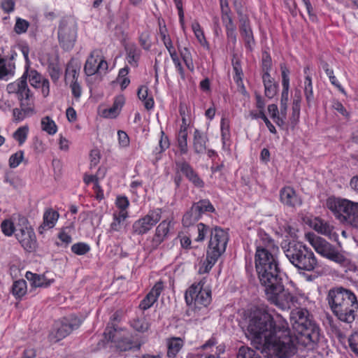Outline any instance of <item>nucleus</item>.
Masks as SVG:
<instances>
[{"label": "nucleus", "mask_w": 358, "mask_h": 358, "mask_svg": "<svg viewBox=\"0 0 358 358\" xmlns=\"http://www.w3.org/2000/svg\"><path fill=\"white\" fill-rule=\"evenodd\" d=\"M284 253L298 270L312 271L317 265L312 250L301 242H289L287 247L285 248Z\"/></svg>", "instance_id": "5"}, {"label": "nucleus", "mask_w": 358, "mask_h": 358, "mask_svg": "<svg viewBox=\"0 0 358 358\" xmlns=\"http://www.w3.org/2000/svg\"><path fill=\"white\" fill-rule=\"evenodd\" d=\"M27 71V79L29 78V83L34 88H39L41 83L44 80V78L35 69H30Z\"/></svg>", "instance_id": "52"}, {"label": "nucleus", "mask_w": 358, "mask_h": 358, "mask_svg": "<svg viewBox=\"0 0 358 358\" xmlns=\"http://www.w3.org/2000/svg\"><path fill=\"white\" fill-rule=\"evenodd\" d=\"M229 238L227 230L220 227H213L206 251L221 257L226 251Z\"/></svg>", "instance_id": "13"}, {"label": "nucleus", "mask_w": 358, "mask_h": 358, "mask_svg": "<svg viewBox=\"0 0 358 358\" xmlns=\"http://www.w3.org/2000/svg\"><path fill=\"white\" fill-rule=\"evenodd\" d=\"M231 64L233 66L234 71V80L238 87L242 86L243 87V72L241 66V60L236 57V55H233V58L231 59Z\"/></svg>", "instance_id": "38"}, {"label": "nucleus", "mask_w": 358, "mask_h": 358, "mask_svg": "<svg viewBox=\"0 0 358 358\" xmlns=\"http://www.w3.org/2000/svg\"><path fill=\"white\" fill-rule=\"evenodd\" d=\"M124 49L128 64L132 67H137L142 55L141 50L134 43H128Z\"/></svg>", "instance_id": "31"}, {"label": "nucleus", "mask_w": 358, "mask_h": 358, "mask_svg": "<svg viewBox=\"0 0 358 358\" xmlns=\"http://www.w3.org/2000/svg\"><path fill=\"white\" fill-rule=\"evenodd\" d=\"M262 286L265 287V294L268 301L282 310L291 308V306L296 301V298L288 289H285L282 277Z\"/></svg>", "instance_id": "7"}, {"label": "nucleus", "mask_w": 358, "mask_h": 358, "mask_svg": "<svg viewBox=\"0 0 358 358\" xmlns=\"http://www.w3.org/2000/svg\"><path fill=\"white\" fill-rule=\"evenodd\" d=\"M2 233L6 236H11L15 230L14 223L10 220H5L1 224Z\"/></svg>", "instance_id": "60"}, {"label": "nucleus", "mask_w": 358, "mask_h": 358, "mask_svg": "<svg viewBox=\"0 0 358 358\" xmlns=\"http://www.w3.org/2000/svg\"><path fill=\"white\" fill-rule=\"evenodd\" d=\"M131 327L136 331L140 333L146 332L150 324L148 320V319L145 316H141L140 317H136L133 319L130 322Z\"/></svg>", "instance_id": "44"}, {"label": "nucleus", "mask_w": 358, "mask_h": 358, "mask_svg": "<svg viewBox=\"0 0 358 358\" xmlns=\"http://www.w3.org/2000/svg\"><path fill=\"white\" fill-rule=\"evenodd\" d=\"M137 95L138 99L143 102L147 110L153 108L155 106L154 99L152 95L148 96V87L146 85H141L138 88Z\"/></svg>", "instance_id": "39"}, {"label": "nucleus", "mask_w": 358, "mask_h": 358, "mask_svg": "<svg viewBox=\"0 0 358 358\" xmlns=\"http://www.w3.org/2000/svg\"><path fill=\"white\" fill-rule=\"evenodd\" d=\"M192 29L195 37L202 45L207 43L203 30L198 21H194L192 24Z\"/></svg>", "instance_id": "57"}, {"label": "nucleus", "mask_w": 358, "mask_h": 358, "mask_svg": "<svg viewBox=\"0 0 358 358\" xmlns=\"http://www.w3.org/2000/svg\"><path fill=\"white\" fill-rule=\"evenodd\" d=\"M236 358H262V357L255 350L243 345L238 349Z\"/></svg>", "instance_id": "53"}, {"label": "nucleus", "mask_w": 358, "mask_h": 358, "mask_svg": "<svg viewBox=\"0 0 358 358\" xmlns=\"http://www.w3.org/2000/svg\"><path fill=\"white\" fill-rule=\"evenodd\" d=\"M108 68V64L102 51L99 49H94L91 51L85 62L84 72L87 76H91L98 73H106Z\"/></svg>", "instance_id": "16"}, {"label": "nucleus", "mask_w": 358, "mask_h": 358, "mask_svg": "<svg viewBox=\"0 0 358 358\" xmlns=\"http://www.w3.org/2000/svg\"><path fill=\"white\" fill-rule=\"evenodd\" d=\"M48 73L54 83H57L60 78L62 71L58 65L52 64L48 66Z\"/></svg>", "instance_id": "62"}, {"label": "nucleus", "mask_w": 358, "mask_h": 358, "mask_svg": "<svg viewBox=\"0 0 358 358\" xmlns=\"http://www.w3.org/2000/svg\"><path fill=\"white\" fill-rule=\"evenodd\" d=\"M220 256H217L213 253L206 251V257L203 262L201 263L199 268V273L204 274L208 273L213 266L216 264Z\"/></svg>", "instance_id": "40"}, {"label": "nucleus", "mask_w": 358, "mask_h": 358, "mask_svg": "<svg viewBox=\"0 0 358 358\" xmlns=\"http://www.w3.org/2000/svg\"><path fill=\"white\" fill-rule=\"evenodd\" d=\"M310 227L317 232L325 235L330 236L332 231V227L324 220L320 217H315L310 222Z\"/></svg>", "instance_id": "37"}, {"label": "nucleus", "mask_w": 358, "mask_h": 358, "mask_svg": "<svg viewBox=\"0 0 358 358\" xmlns=\"http://www.w3.org/2000/svg\"><path fill=\"white\" fill-rule=\"evenodd\" d=\"M303 92L307 104L310 106L314 100V93L312 77L310 75H307L304 78Z\"/></svg>", "instance_id": "45"}, {"label": "nucleus", "mask_w": 358, "mask_h": 358, "mask_svg": "<svg viewBox=\"0 0 358 358\" xmlns=\"http://www.w3.org/2000/svg\"><path fill=\"white\" fill-rule=\"evenodd\" d=\"M280 71L282 77V92L280 98V115L286 116L287 103L289 101V73L290 71L285 64H280Z\"/></svg>", "instance_id": "21"}, {"label": "nucleus", "mask_w": 358, "mask_h": 358, "mask_svg": "<svg viewBox=\"0 0 358 358\" xmlns=\"http://www.w3.org/2000/svg\"><path fill=\"white\" fill-rule=\"evenodd\" d=\"M178 49L180 53V55L185 63L187 68L191 71L193 72L194 70V66L192 58V55L189 50L187 48H184L183 49H180V46H178Z\"/></svg>", "instance_id": "50"}, {"label": "nucleus", "mask_w": 358, "mask_h": 358, "mask_svg": "<svg viewBox=\"0 0 358 358\" xmlns=\"http://www.w3.org/2000/svg\"><path fill=\"white\" fill-rule=\"evenodd\" d=\"M81 323L80 319L75 315L63 317L55 323L48 336L49 341L55 343L64 339L73 330L78 329Z\"/></svg>", "instance_id": "9"}, {"label": "nucleus", "mask_w": 358, "mask_h": 358, "mask_svg": "<svg viewBox=\"0 0 358 358\" xmlns=\"http://www.w3.org/2000/svg\"><path fill=\"white\" fill-rule=\"evenodd\" d=\"M59 218V213L52 208L45 209L43 215V222L38 227L39 234H43L45 231L53 229L57 223Z\"/></svg>", "instance_id": "26"}, {"label": "nucleus", "mask_w": 358, "mask_h": 358, "mask_svg": "<svg viewBox=\"0 0 358 358\" xmlns=\"http://www.w3.org/2000/svg\"><path fill=\"white\" fill-rule=\"evenodd\" d=\"M201 217L198 215L197 213L193 210L192 207L185 213L182 219V225L185 227L193 226Z\"/></svg>", "instance_id": "49"}, {"label": "nucleus", "mask_w": 358, "mask_h": 358, "mask_svg": "<svg viewBox=\"0 0 358 358\" xmlns=\"http://www.w3.org/2000/svg\"><path fill=\"white\" fill-rule=\"evenodd\" d=\"M272 68V59L270 54L264 51L262 53V76H268L271 75L270 72Z\"/></svg>", "instance_id": "54"}, {"label": "nucleus", "mask_w": 358, "mask_h": 358, "mask_svg": "<svg viewBox=\"0 0 358 358\" xmlns=\"http://www.w3.org/2000/svg\"><path fill=\"white\" fill-rule=\"evenodd\" d=\"M68 227H62L60 229L57 234V238L59 240V242L55 243L57 246L66 248L72 242L71 235L66 231Z\"/></svg>", "instance_id": "51"}, {"label": "nucleus", "mask_w": 358, "mask_h": 358, "mask_svg": "<svg viewBox=\"0 0 358 358\" xmlns=\"http://www.w3.org/2000/svg\"><path fill=\"white\" fill-rule=\"evenodd\" d=\"M208 141L206 133L195 129L193 134V149L194 152L196 154L205 152Z\"/></svg>", "instance_id": "29"}, {"label": "nucleus", "mask_w": 358, "mask_h": 358, "mask_svg": "<svg viewBox=\"0 0 358 358\" xmlns=\"http://www.w3.org/2000/svg\"><path fill=\"white\" fill-rule=\"evenodd\" d=\"M192 207L200 217L205 213L215 211V208L208 199L200 200L194 203Z\"/></svg>", "instance_id": "43"}, {"label": "nucleus", "mask_w": 358, "mask_h": 358, "mask_svg": "<svg viewBox=\"0 0 358 358\" xmlns=\"http://www.w3.org/2000/svg\"><path fill=\"white\" fill-rule=\"evenodd\" d=\"M29 27V23L28 21L20 17H17L14 26V31L17 34H22L27 32Z\"/></svg>", "instance_id": "61"}, {"label": "nucleus", "mask_w": 358, "mask_h": 358, "mask_svg": "<svg viewBox=\"0 0 358 358\" xmlns=\"http://www.w3.org/2000/svg\"><path fill=\"white\" fill-rule=\"evenodd\" d=\"M297 327L299 331L295 333L297 343L308 350H317L324 339L319 325L313 321L309 322L306 326Z\"/></svg>", "instance_id": "8"}, {"label": "nucleus", "mask_w": 358, "mask_h": 358, "mask_svg": "<svg viewBox=\"0 0 358 358\" xmlns=\"http://www.w3.org/2000/svg\"><path fill=\"white\" fill-rule=\"evenodd\" d=\"M165 342L167 358H177L185 345L183 339L180 337L171 336L167 338Z\"/></svg>", "instance_id": "27"}, {"label": "nucleus", "mask_w": 358, "mask_h": 358, "mask_svg": "<svg viewBox=\"0 0 358 358\" xmlns=\"http://www.w3.org/2000/svg\"><path fill=\"white\" fill-rule=\"evenodd\" d=\"M173 217H168L162 220L156 227L155 234L150 241V249L155 250L166 241L170 234L171 229L173 228Z\"/></svg>", "instance_id": "17"}, {"label": "nucleus", "mask_w": 358, "mask_h": 358, "mask_svg": "<svg viewBox=\"0 0 358 358\" xmlns=\"http://www.w3.org/2000/svg\"><path fill=\"white\" fill-rule=\"evenodd\" d=\"M24 153L22 150H19L11 155L8 160L9 166L11 169L17 168L22 162L24 159Z\"/></svg>", "instance_id": "58"}, {"label": "nucleus", "mask_w": 358, "mask_h": 358, "mask_svg": "<svg viewBox=\"0 0 358 358\" xmlns=\"http://www.w3.org/2000/svg\"><path fill=\"white\" fill-rule=\"evenodd\" d=\"M162 208L150 210L144 217L136 220L132 225L133 234L143 235L147 234L162 218Z\"/></svg>", "instance_id": "15"}, {"label": "nucleus", "mask_w": 358, "mask_h": 358, "mask_svg": "<svg viewBox=\"0 0 358 358\" xmlns=\"http://www.w3.org/2000/svg\"><path fill=\"white\" fill-rule=\"evenodd\" d=\"M126 99L123 94L115 96L113 103L109 108L103 110V115L106 118H116L125 104Z\"/></svg>", "instance_id": "30"}, {"label": "nucleus", "mask_w": 358, "mask_h": 358, "mask_svg": "<svg viewBox=\"0 0 358 358\" xmlns=\"http://www.w3.org/2000/svg\"><path fill=\"white\" fill-rule=\"evenodd\" d=\"M77 39V27L73 22L62 21L58 28V41L65 51L72 50Z\"/></svg>", "instance_id": "14"}, {"label": "nucleus", "mask_w": 358, "mask_h": 358, "mask_svg": "<svg viewBox=\"0 0 358 358\" xmlns=\"http://www.w3.org/2000/svg\"><path fill=\"white\" fill-rule=\"evenodd\" d=\"M80 65L75 59H71L66 64L64 80L66 84L78 82L80 75Z\"/></svg>", "instance_id": "32"}, {"label": "nucleus", "mask_w": 358, "mask_h": 358, "mask_svg": "<svg viewBox=\"0 0 358 358\" xmlns=\"http://www.w3.org/2000/svg\"><path fill=\"white\" fill-rule=\"evenodd\" d=\"M221 140L223 149H229L231 145L230 125L228 120L222 118L220 121Z\"/></svg>", "instance_id": "36"}, {"label": "nucleus", "mask_w": 358, "mask_h": 358, "mask_svg": "<svg viewBox=\"0 0 358 358\" xmlns=\"http://www.w3.org/2000/svg\"><path fill=\"white\" fill-rule=\"evenodd\" d=\"M175 164L177 171L181 172L182 176H185L195 187H204V181L201 178L198 173L189 162L185 160L176 161Z\"/></svg>", "instance_id": "19"}, {"label": "nucleus", "mask_w": 358, "mask_h": 358, "mask_svg": "<svg viewBox=\"0 0 358 358\" xmlns=\"http://www.w3.org/2000/svg\"><path fill=\"white\" fill-rule=\"evenodd\" d=\"M328 303L334 315L341 322L352 324L358 310L356 294L342 287L331 289L327 295Z\"/></svg>", "instance_id": "3"}, {"label": "nucleus", "mask_w": 358, "mask_h": 358, "mask_svg": "<svg viewBox=\"0 0 358 358\" xmlns=\"http://www.w3.org/2000/svg\"><path fill=\"white\" fill-rule=\"evenodd\" d=\"M205 278L193 283L185 293L187 305L193 310L206 308L212 301V292L209 286L206 285Z\"/></svg>", "instance_id": "6"}, {"label": "nucleus", "mask_w": 358, "mask_h": 358, "mask_svg": "<svg viewBox=\"0 0 358 358\" xmlns=\"http://www.w3.org/2000/svg\"><path fill=\"white\" fill-rule=\"evenodd\" d=\"M164 287V283L162 280L157 281L150 291L141 300L139 304V308L143 310H146L151 308L154 303L157 301Z\"/></svg>", "instance_id": "24"}, {"label": "nucleus", "mask_w": 358, "mask_h": 358, "mask_svg": "<svg viewBox=\"0 0 358 358\" xmlns=\"http://www.w3.org/2000/svg\"><path fill=\"white\" fill-rule=\"evenodd\" d=\"M289 319L295 333L299 331L297 326H306L309 322L314 321L313 315L306 308H296L292 310Z\"/></svg>", "instance_id": "22"}, {"label": "nucleus", "mask_w": 358, "mask_h": 358, "mask_svg": "<svg viewBox=\"0 0 358 358\" xmlns=\"http://www.w3.org/2000/svg\"><path fill=\"white\" fill-rule=\"evenodd\" d=\"M301 92H298V93H295L294 97L292 101V114L289 117V122L291 127L294 129L295 127L298 124L300 118V112H301Z\"/></svg>", "instance_id": "34"}, {"label": "nucleus", "mask_w": 358, "mask_h": 358, "mask_svg": "<svg viewBox=\"0 0 358 358\" xmlns=\"http://www.w3.org/2000/svg\"><path fill=\"white\" fill-rule=\"evenodd\" d=\"M349 346L351 350L358 355V332H355L348 338Z\"/></svg>", "instance_id": "64"}, {"label": "nucleus", "mask_w": 358, "mask_h": 358, "mask_svg": "<svg viewBox=\"0 0 358 358\" xmlns=\"http://www.w3.org/2000/svg\"><path fill=\"white\" fill-rule=\"evenodd\" d=\"M29 133L28 126H22L19 127L14 133L13 138L19 143V145H22L27 140Z\"/></svg>", "instance_id": "56"}, {"label": "nucleus", "mask_w": 358, "mask_h": 358, "mask_svg": "<svg viewBox=\"0 0 358 358\" xmlns=\"http://www.w3.org/2000/svg\"><path fill=\"white\" fill-rule=\"evenodd\" d=\"M129 71L130 69L128 66H125L119 70L116 81L120 84L122 90H124L131 83L128 76Z\"/></svg>", "instance_id": "46"}, {"label": "nucleus", "mask_w": 358, "mask_h": 358, "mask_svg": "<svg viewBox=\"0 0 358 358\" xmlns=\"http://www.w3.org/2000/svg\"><path fill=\"white\" fill-rule=\"evenodd\" d=\"M255 248V268L261 285H268L282 277L277 256L279 248L274 240L268 234L260 233Z\"/></svg>", "instance_id": "2"}, {"label": "nucleus", "mask_w": 358, "mask_h": 358, "mask_svg": "<svg viewBox=\"0 0 358 358\" xmlns=\"http://www.w3.org/2000/svg\"><path fill=\"white\" fill-rule=\"evenodd\" d=\"M15 237L22 247L27 252H32L37 247L36 237L31 228L25 227L17 229Z\"/></svg>", "instance_id": "20"}, {"label": "nucleus", "mask_w": 358, "mask_h": 358, "mask_svg": "<svg viewBox=\"0 0 358 358\" xmlns=\"http://www.w3.org/2000/svg\"><path fill=\"white\" fill-rule=\"evenodd\" d=\"M355 203L345 199L329 197L327 200V208L341 221L351 223V215Z\"/></svg>", "instance_id": "11"}, {"label": "nucleus", "mask_w": 358, "mask_h": 358, "mask_svg": "<svg viewBox=\"0 0 358 358\" xmlns=\"http://www.w3.org/2000/svg\"><path fill=\"white\" fill-rule=\"evenodd\" d=\"M138 43L145 50H150L152 47L150 31L148 29L138 33Z\"/></svg>", "instance_id": "48"}, {"label": "nucleus", "mask_w": 358, "mask_h": 358, "mask_svg": "<svg viewBox=\"0 0 358 358\" xmlns=\"http://www.w3.org/2000/svg\"><path fill=\"white\" fill-rule=\"evenodd\" d=\"M187 136L188 134H178L177 143L181 155H186L188 152Z\"/></svg>", "instance_id": "59"}, {"label": "nucleus", "mask_w": 358, "mask_h": 358, "mask_svg": "<svg viewBox=\"0 0 358 358\" xmlns=\"http://www.w3.org/2000/svg\"><path fill=\"white\" fill-rule=\"evenodd\" d=\"M247 330L257 350L268 351L278 358H289L296 352L287 320L279 314L274 319L266 306L250 308Z\"/></svg>", "instance_id": "1"}, {"label": "nucleus", "mask_w": 358, "mask_h": 358, "mask_svg": "<svg viewBox=\"0 0 358 358\" xmlns=\"http://www.w3.org/2000/svg\"><path fill=\"white\" fill-rule=\"evenodd\" d=\"M111 342L115 343L116 348L120 352H138L141 350L142 343L138 341H134L130 337L122 336L117 337V334H114L112 330L107 333V337Z\"/></svg>", "instance_id": "18"}, {"label": "nucleus", "mask_w": 358, "mask_h": 358, "mask_svg": "<svg viewBox=\"0 0 358 358\" xmlns=\"http://www.w3.org/2000/svg\"><path fill=\"white\" fill-rule=\"evenodd\" d=\"M307 236L310 243L319 255L338 264L345 262V256L334 245L320 237L310 238V234H308Z\"/></svg>", "instance_id": "10"}, {"label": "nucleus", "mask_w": 358, "mask_h": 358, "mask_svg": "<svg viewBox=\"0 0 358 358\" xmlns=\"http://www.w3.org/2000/svg\"><path fill=\"white\" fill-rule=\"evenodd\" d=\"M71 250L75 255L81 256L88 253L91 248L89 244L85 242H78L72 245Z\"/></svg>", "instance_id": "55"}, {"label": "nucleus", "mask_w": 358, "mask_h": 358, "mask_svg": "<svg viewBox=\"0 0 358 358\" xmlns=\"http://www.w3.org/2000/svg\"><path fill=\"white\" fill-rule=\"evenodd\" d=\"M239 31L246 50L252 52L255 45V40L248 18L245 17L240 20Z\"/></svg>", "instance_id": "25"}, {"label": "nucleus", "mask_w": 358, "mask_h": 358, "mask_svg": "<svg viewBox=\"0 0 358 358\" xmlns=\"http://www.w3.org/2000/svg\"><path fill=\"white\" fill-rule=\"evenodd\" d=\"M280 201L289 208H296L302 204L301 196L296 190L291 186H285L280 190Z\"/></svg>", "instance_id": "23"}, {"label": "nucleus", "mask_w": 358, "mask_h": 358, "mask_svg": "<svg viewBox=\"0 0 358 358\" xmlns=\"http://www.w3.org/2000/svg\"><path fill=\"white\" fill-rule=\"evenodd\" d=\"M27 291V282L24 279L17 280L13 282L11 287V293L16 299H21Z\"/></svg>", "instance_id": "42"}, {"label": "nucleus", "mask_w": 358, "mask_h": 358, "mask_svg": "<svg viewBox=\"0 0 358 358\" xmlns=\"http://www.w3.org/2000/svg\"><path fill=\"white\" fill-rule=\"evenodd\" d=\"M221 20L225 28L226 36L229 43L234 48L237 43L236 24L233 18V13L229 6L227 0H220Z\"/></svg>", "instance_id": "12"}, {"label": "nucleus", "mask_w": 358, "mask_h": 358, "mask_svg": "<svg viewBox=\"0 0 358 358\" xmlns=\"http://www.w3.org/2000/svg\"><path fill=\"white\" fill-rule=\"evenodd\" d=\"M41 129L50 135H54L57 131V126L55 121L49 116H45L41 119Z\"/></svg>", "instance_id": "47"}, {"label": "nucleus", "mask_w": 358, "mask_h": 358, "mask_svg": "<svg viewBox=\"0 0 358 358\" xmlns=\"http://www.w3.org/2000/svg\"><path fill=\"white\" fill-rule=\"evenodd\" d=\"M123 316V312L121 310H116L110 317V322L105 331L106 337H107V333L109 330H112L114 334H117L122 331V329L118 326V323L122 320Z\"/></svg>", "instance_id": "41"}, {"label": "nucleus", "mask_w": 358, "mask_h": 358, "mask_svg": "<svg viewBox=\"0 0 358 358\" xmlns=\"http://www.w3.org/2000/svg\"><path fill=\"white\" fill-rule=\"evenodd\" d=\"M172 61H173V63L174 64V66H175V69H176V71L178 72V73L180 75V77L182 80H185L186 78V76H185V70H184V68L182 65V63H181V61L178 57V55H176L173 57H171Z\"/></svg>", "instance_id": "63"}, {"label": "nucleus", "mask_w": 358, "mask_h": 358, "mask_svg": "<svg viewBox=\"0 0 358 358\" xmlns=\"http://www.w3.org/2000/svg\"><path fill=\"white\" fill-rule=\"evenodd\" d=\"M25 276L31 282V286L34 287L46 288L55 282V279L48 278L46 273L37 274L27 271Z\"/></svg>", "instance_id": "28"}, {"label": "nucleus", "mask_w": 358, "mask_h": 358, "mask_svg": "<svg viewBox=\"0 0 358 358\" xmlns=\"http://www.w3.org/2000/svg\"><path fill=\"white\" fill-rule=\"evenodd\" d=\"M6 91L15 98L20 104V108L13 110L14 122H21L34 113V98L27 84V71H25L20 78L8 83Z\"/></svg>", "instance_id": "4"}, {"label": "nucleus", "mask_w": 358, "mask_h": 358, "mask_svg": "<svg viewBox=\"0 0 358 358\" xmlns=\"http://www.w3.org/2000/svg\"><path fill=\"white\" fill-rule=\"evenodd\" d=\"M262 82L264 87V94L269 99H273L278 93V84L275 82L274 78L271 75L262 76Z\"/></svg>", "instance_id": "35"}, {"label": "nucleus", "mask_w": 358, "mask_h": 358, "mask_svg": "<svg viewBox=\"0 0 358 358\" xmlns=\"http://www.w3.org/2000/svg\"><path fill=\"white\" fill-rule=\"evenodd\" d=\"M192 234L194 241L197 243H203L208 236L210 237L213 227L202 222L198 223L193 227Z\"/></svg>", "instance_id": "33"}]
</instances>
